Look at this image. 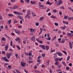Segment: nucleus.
I'll list each match as a JSON object with an SVG mask.
<instances>
[{
  "label": "nucleus",
  "mask_w": 73,
  "mask_h": 73,
  "mask_svg": "<svg viewBox=\"0 0 73 73\" xmlns=\"http://www.w3.org/2000/svg\"><path fill=\"white\" fill-rule=\"evenodd\" d=\"M15 14H16V15H22L23 13L20 12H17L16 11H14L13 12Z\"/></svg>",
  "instance_id": "1"
},
{
  "label": "nucleus",
  "mask_w": 73,
  "mask_h": 73,
  "mask_svg": "<svg viewBox=\"0 0 73 73\" xmlns=\"http://www.w3.org/2000/svg\"><path fill=\"white\" fill-rule=\"evenodd\" d=\"M30 15H31V11L30 10H29L27 11V14L25 16V18H27V17H28V16H29Z\"/></svg>",
  "instance_id": "2"
},
{
  "label": "nucleus",
  "mask_w": 73,
  "mask_h": 73,
  "mask_svg": "<svg viewBox=\"0 0 73 73\" xmlns=\"http://www.w3.org/2000/svg\"><path fill=\"white\" fill-rule=\"evenodd\" d=\"M2 59L4 60V61H5L6 62H9V60H8V59H7V58L5 56L4 58V57H2Z\"/></svg>",
  "instance_id": "3"
},
{
  "label": "nucleus",
  "mask_w": 73,
  "mask_h": 73,
  "mask_svg": "<svg viewBox=\"0 0 73 73\" xmlns=\"http://www.w3.org/2000/svg\"><path fill=\"white\" fill-rule=\"evenodd\" d=\"M58 3H57V5H60L62 3V1L61 0H59L58 1Z\"/></svg>",
  "instance_id": "4"
},
{
  "label": "nucleus",
  "mask_w": 73,
  "mask_h": 73,
  "mask_svg": "<svg viewBox=\"0 0 73 73\" xmlns=\"http://www.w3.org/2000/svg\"><path fill=\"white\" fill-rule=\"evenodd\" d=\"M21 65H22V66H25V65H26V64L23 62H21Z\"/></svg>",
  "instance_id": "5"
},
{
  "label": "nucleus",
  "mask_w": 73,
  "mask_h": 73,
  "mask_svg": "<svg viewBox=\"0 0 73 73\" xmlns=\"http://www.w3.org/2000/svg\"><path fill=\"white\" fill-rule=\"evenodd\" d=\"M67 35L69 37H72V36H73V34L69 33H67Z\"/></svg>",
  "instance_id": "6"
},
{
  "label": "nucleus",
  "mask_w": 73,
  "mask_h": 73,
  "mask_svg": "<svg viewBox=\"0 0 73 73\" xmlns=\"http://www.w3.org/2000/svg\"><path fill=\"white\" fill-rule=\"evenodd\" d=\"M40 47L42 48V49H43L44 50H45V46H44V45H40Z\"/></svg>",
  "instance_id": "7"
},
{
  "label": "nucleus",
  "mask_w": 73,
  "mask_h": 73,
  "mask_svg": "<svg viewBox=\"0 0 73 73\" xmlns=\"http://www.w3.org/2000/svg\"><path fill=\"white\" fill-rule=\"evenodd\" d=\"M31 5H34V4H36V1L33 2V1H31Z\"/></svg>",
  "instance_id": "8"
},
{
  "label": "nucleus",
  "mask_w": 73,
  "mask_h": 73,
  "mask_svg": "<svg viewBox=\"0 0 73 73\" xmlns=\"http://www.w3.org/2000/svg\"><path fill=\"white\" fill-rule=\"evenodd\" d=\"M56 53V54H58L59 56H62V54L60 52H57Z\"/></svg>",
  "instance_id": "9"
},
{
  "label": "nucleus",
  "mask_w": 73,
  "mask_h": 73,
  "mask_svg": "<svg viewBox=\"0 0 73 73\" xmlns=\"http://www.w3.org/2000/svg\"><path fill=\"white\" fill-rule=\"evenodd\" d=\"M19 7V6H13V9H15L17 8H18Z\"/></svg>",
  "instance_id": "10"
},
{
  "label": "nucleus",
  "mask_w": 73,
  "mask_h": 73,
  "mask_svg": "<svg viewBox=\"0 0 73 73\" xmlns=\"http://www.w3.org/2000/svg\"><path fill=\"white\" fill-rule=\"evenodd\" d=\"M46 4H48L50 5H52V3H50V2H49V1H48L47 2Z\"/></svg>",
  "instance_id": "11"
},
{
  "label": "nucleus",
  "mask_w": 73,
  "mask_h": 73,
  "mask_svg": "<svg viewBox=\"0 0 73 73\" xmlns=\"http://www.w3.org/2000/svg\"><path fill=\"white\" fill-rule=\"evenodd\" d=\"M31 39L32 41H34L35 40V36H32L31 38Z\"/></svg>",
  "instance_id": "12"
},
{
  "label": "nucleus",
  "mask_w": 73,
  "mask_h": 73,
  "mask_svg": "<svg viewBox=\"0 0 73 73\" xmlns=\"http://www.w3.org/2000/svg\"><path fill=\"white\" fill-rule=\"evenodd\" d=\"M15 32L17 33H18V35H20V32L19 31H18V30H15Z\"/></svg>",
  "instance_id": "13"
},
{
  "label": "nucleus",
  "mask_w": 73,
  "mask_h": 73,
  "mask_svg": "<svg viewBox=\"0 0 73 73\" xmlns=\"http://www.w3.org/2000/svg\"><path fill=\"white\" fill-rule=\"evenodd\" d=\"M45 49H46V50H48L49 49V46H46Z\"/></svg>",
  "instance_id": "14"
},
{
  "label": "nucleus",
  "mask_w": 73,
  "mask_h": 73,
  "mask_svg": "<svg viewBox=\"0 0 73 73\" xmlns=\"http://www.w3.org/2000/svg\"><path fill=\"white\" fill-rule=\"evenodd\" d=\"M5 50H7V49L8 48V45H7L5 47Z\"/></svg>",
  "instance_id": "15"
},
{
  "label": "nucleus",
  "mask_w": 73,
  "mask_h": 73,
  "mask_svg": "<svg viewBox=\"0 0 73 73\" xmlns=\"http://www.w3.org/2000/svg\"><path fill=\"white\" fill-rule=\"evenodd\" d=\"M59 60V58H57L55 59V61L56 62H57Z\"/></svg>",
  "instance_id": "16"
},
{
  "label": "nucleus",
  "mask_w": 73,
  "mask_h": 73,
  "mask_svg": "<svg viewBox=\"0 0 73 73\" xmlns=\"http://www.w3.org/2000/svg\"><path fill=\"white\" fill-rule=\"evenodd\" d=\"M57 53H55L54 54V58H57Z\"/></svg>",
  "instance_id": "17"
},
{
  "label": "nucleus",
  "mask_w": 73,
  "mask_h": 73,
  "mask_svg": "<svg viewBox=\"0 0 73 73\" xmlns=\"http://www.w3.org/2000/svg\"><path fill=\"white\" fill-rule=\"evenodd\" d=\"M2 41H6V39L5 38V37H3L1 39Z\"/></svg>",
  "instance_id": "18"
},
{
  "label": "nucleus",
  "mask_w": 73,
  "mask_h": 73,
  "mask_svg": "<svg viewBox=\"0 0 73 73\" xmlns=\"http://www.w3.org/2000/svg\"><path fill=\"white\" fill-rule=\"evenodd\" d=\"M7 57L8 59H9L10 58V56L9 55V54H7Z\"/></svg>",
  "instance_id": "19"
},
{
  "label": "nucleus",
  "mask_w": 73,
  "mask_h": 73,
  "mask_svg": "<svg viewBox=\"0 0 73 73\" xmlns=\"http://www.w3.org/2000/svg\"><path fill=\"white\" fill-rule=\"evenodd\" d=\"M17 17H18V18H19V19H23V17L20 15H18Z\"/></svg>",
  "instance_id": "20"
},
{
  "label": "nucleus",
  "mask_w": 73,
  "mask_h": 73,
  "mask_svg": "<svg viewBox=\"0 0 73 73\" xmlns=\"http://www.w3.org/2000/svg\"><path fill=\"white\" fill-rule=\"evenodd\" d=\"M44 20V17H41L39 19L40 21H41V20Z\"/></svg>",
  "instance_id": "21"
},
{
  "label": "nucleus",
  "mask_w": 73,
  "mask_h": 73,
  "mask_svg": "<svg viewBox=\"0 0 73 73\" xmlns=\"http://www.w3.org/2000/svg\"><path fill=\"white\" fill-rule=\"evenodd\" d=\"M40 32L39 33V35H41V33H42V30L41 29V28H40Z\"/></svg>",
  "instance_id": "22"
},
{
  "label": "nucleus",
  "mask_w": 73,
  "mask_h": 73,
  "mask_svg": "<svg viewBox=\"0 0 73 73\" xmlns=\"http://www.w3.org/2000/svg\"><path fill=\"white\" fill-rule=\"evenodd\" d=\"M53 12H54V13H56V12H57V11L55 9L54 10H53Z\"/></svg>",
  "instance_id": "23"
},
{
  "label": "nucleus",
  "mask_w": 73,
  "mask_h": 73,
  "mask_svg": "<svg viewBox=\"0 0 73 73\" xmlns=\"http://www.w3.org/2000/svg\"><path fill=\"white\" fill-rule=\"evenodd\" d=\"M69 43L70 46H72V43L70 41H69Z\"/></svg>",
  "instance_id": "24"
},
{
  "label": "nucleus",
  "mask_w": 73,
  "mask_h": 73,
  "mask_svg": "<svg viewBox=\"0 0 73 73\" xmlns=\"http://www.w3.org/2000/svg\"><path fill=\"white\" fill-rule=\"evenodd\" d=\"M20 38H17L16 39H15V40L16 41H17L18 40H20Z\"/></svg>",
  "instance_id": "25"
},
{
  "label": "nucleus",
  "mask_w": 73,
  "mask_h": 73,
  "mask_svg": "<svg viewBox=\"0 0 73 73\" xmlns=\"http://www.w3.org/2000/svg\"><path fill=\"white\" fill-rule=\"evenodd\" d=\"M16 71L18 73H21V72H20V71H19V70L17 69H16Z\"/></svg>",
  "instance_id": "26"
},
{
  "label": "nucleus",
  "mask_w": 73,
  "mask_h": 73,
  "mask_svg": "<svg viewBox=\"0 0 73 73\" xmlns=\"http://www.w3.org/2000/svg\"><path fill=\"white\" fill-rule=\"evenodd\" d=\"M17 48H18V49H19V50H20V49H21V48L19 47V45H17Z\"/></svg>",
  "instance_id": "27"
},
{
  "label": "nucleus",
  "mask_w": 73,
  "mask_h": 73,
  "mask_svg": "<svg viewBox=\"0 0 73 73\" xmlns=\"http://www.w3.org/2000/svg\"><path fill=\"white\" fill-rule=\"evenodd\" d=\"M51 18H52V19H55V18H56V17L54 16H52L51 17Z\"/></svg>",
  "instance_id": "28"
},
{
  "label": "nucleus",
  "mask_w": 73,
  "mask_h": 73,
  "mask_svg": "<svg viewBox=\"0 0 73 73\" xmlns=\"http://www.w3.org/2000/svg\"><path fill=\"white\" fill-rule=\"evenodd\" d=\"M25 2L27 3H29V0H25Z\"/></svg>",
  "instance_id": "29"
},
{
  "label": "nucleus",
  "mask_w": 73,
  "mask_h": 73,
  "mask_svg": "<svg viewBox=\"0 0 73 73\" xmlns=\"http://www.w3.org/2000/svg\"><path fill=\"white\" fill-rule=\"evenodd\" d=\"M37 62H39V63H40L41 60L40 59H38L37 60Z\"/></svg>",
  "instance_id": "30"
},
{
  "label": "nucleus",
  "mask_w": 73,
  "mask_h": 73,
  "mask_svg": "<svg viewBox=\"0 0 73 73\" xmlns=\"http://www.w3.org/2000/svg\"><path fill=\"white\" fill-rule=\"evenodd\" d=\"M36 26H38L39 25V23H35Z\"/></svg>",
  "instance_id": "31"
},
{
  "label": "nucleus",
  "mask_w": 73,
  "mask_h": 73,
  "mask_svg": "<svg viewBox=\"0 0 73 73\" xmlns=\"http://www.w3.org/2000/svg\"><path fill=\"white\" fill-rule=\"evenodd\" d=\"M61 64H59L58 65V67L59 68H60V67H61Z\"/></svg>",
  "instance_id": "32"
},
{
  "label": "nucleus",
  "mask_w": 73,
  "mask_h": 73,
  "mask_svg": "<svg viewBox=\"0 0 73 73\" xmlns=\"http://www.w3.org/2000/svg\"><path fill=\"white\" fill-rule=\"evenodd\" d=\"M38 42L39 43H40V44H42V41L41 40H38Z\"/></svg>",
  "instance_id": "33"
},
{
  "label": "nucleus",
  "mask_w": 73,
  "mask_h": 73,
  "mask_svg": "<svg viewBox=\"0 0 73 73\" xmlns=\"http://www.w3.org/2000/svg\"><path fill=\"white\" fill-rule=\"evenodd\" d=\"M8 15L10 17L13 16V15L11 14H9Z\"/></svg>",
  "instance_id": "34"
},
{
  "label": "nucleus",
  "mask_w": 73,
  "mask_h": 73,
  "mask_svg": "<svg viewBox=\"0 0 73 73\" xmlns=\"http://www.w3.org/2000/svg\"><path fill=\"white\" fill-rule=\"evenodd\" d=\"M55 64V65H58V62H56Z\"/></svg>",
  "instance_id": "35"
},
{
  "label": "nucleus",
  "mask_w": 73,
  "mask_h": 73,
  "mask_svg": "<svg viewBox=\"0 0 73 73\" xmlns=\"http://www.w3.org/2000/svg\"><path fill=\"white\" fill-rule=\"evenodd\" d=\"M11 21H12V20L11 19L9 20L8 21V23H9V24H10V23H11Z\"/></svg>",
  "instance_id": "36"
},
{
  "label": "nucleus",
  "mask_w": 73,
  "mask_h": 73,
  "mask_svg": "<svg viewBox=\"0 0 73 73\" xmlns=\"http://www.w3.org/2000/svg\"><path fill=\"white\" fill-rule=\"evenodd\" d=\"M32 52H29V56H32Z\"/></svg>",
  "instance_id": "37"
},
{
  "label": "nucleus",
  "mask_w": 73,
  "mask_h": 73,
  "mask_svg": "<svg viewBox=\"0 0 73 73\" xmlns=\"http://www.w3.org/2000/svg\"><path fill=\"white\" fill-rule=\"evenodd\" d=\"M7 54H9V55L10 56H12V52H11L9 53H7Z\"/></svg>",
  "instance_id": "38"
},
{
  "label": "nucleus",
  "mask_w": 73,
  "mask_h": 73,
  "mask_svg": "<svg viewBox=\"0 0 73 73\" xmlns=\"http://www.w3.org/2000/svg\"><path fill=\"white\" fill-rule=\"evenodd\" d=\"M46 65H47V66H48V65H49V62H47L46 63Z\"/></svg>",
  "instance_id": "39"
},
{
  "label": "nucleus",
  "mask_w": 73,
  "mask_h": 73,
  "mask_svg": "<svg viewBox=\"0 0 73 73\" xmlns=\"http://www.w3.org/2000/svg\"><path fill=\"white\" fill-rule=\"evenodd\" d=\"M69 58H70V56H68L67 58V61H68L69 60Z\"/></svg>",
  "instance_id": "40"
},
{
  "label": "nucleus",
  "mask_w": 73,
  "mask_h": 73,
  "mask_svg": "<svg viewBox=\"0 0 73 73\" xmlns=\"http://www.w3.org/2000/svg\"><path fill=\"white\" fill-rule=\"evenodd\" d=\"M31 13H32V15H33V17H34L35 16H34V15H35V13H34L33 12V11H32L31 12Z\"/></svg>",
  "instance_id": "41"
},
{
  "label": "nucleus",
  "mask_w": 73,
  "mask_h": 73,
  "mask_svg": "<svg viewBox=\"0 0 73 73\" xmlns=\"http://www.w3.org/2000/svg\"><path fill=\"white\" fill-rule=\"evenodd\" d=\"M28 63H29V64H30L31 63H32V62H33V61H28Z\"/></svg>",
  "instance_id": "42"
},
{
  "label": "nucleus",
  "mask_w": 73,
  "mask_h": 73,
  "mask_svg": "<svg viewBox=\"0 0 73 73\" xmlns=\"http://www.w3.org/2000/svg\"><path fill=\"white\" fill-rule=\"evenodd\" d=\"M62 52H63V53H64L66 55H67V54L66 53V51H62Z\"/></svg>",
  "instance_id": "43"
},
{
  "label": "nucleus",
  "mask_w": 73,
  "mask_h": 73,
  "mask_svg": "<svg viewBox=\"0 0 73 73\" xmlns=\"http://www.w3.org/2000/svg\"><path fill=\"white\" fill-rule=\"evenodd\" d=\"M42 57H44V56H45V54L42 53Z\"/></svg>",
  "instance_id": "44"
},
{
  "label": "nucleus",
  "mask_w": 73,
  "mask_h": 73,
  "mask_svg": "<svg viewBox=\"0 0 73 73\" xmlns=\"http://www.w3.org/2000/svg\"><path fill=\"white\" fill-rule=\"evenodd\" d=\"M65 40H62L61 42L62 43H64V42H65Z\"/></svg>",
  "instance_id": "45"
},
{
  "label": "nucleus",
  "mask_w": 73,
  "mask_h": 73,
  "mask_svg": "<svg viewBox=\"0 0 73 73\" xmlns=\"http://www.w3.org/2000/svg\"><path fill=\"white\" fill-rule=\"evenodd\" d=\"M15 23H17V21L16 20H14V24H15Z\"/></svg>",
  "instance_id": "46"
},
{
  "label": "nucleus",
  "mask_w": 73,
  "mask_h": 73,
  "mask_svg": "<svg viewBox=\"0 0 73 73\" xmlns=\"http://www.w3.org/2000/svg\"><path fill=\"white\" fill-rule=\"evenodd\" d=\"M62 59H63V58H61L60 59H59V60L60 61H62Z\"/></svg>",
  "instance_id": "47"
},
{
  "label": "nucleus",
  "mask_w": 73,
  "mask_h": 73,
  "mask_svg": "<svg viewBox=\"0 0 73 73\" xmlns=\"http://www.w3.org/2000/svg\"><path fill=\"white\" fill-rule=\"evenodd\" d=\"M16 0H11V2H12V3H13V2H15Z\"/></svg>",
  "instance_id": "48"
},
{
  "label": "nucleus",
  "mask_w": 73,
  "mask_h": 73,
  "mask_svg": "<svg viewBox=\"0 0 73 73\" xmlns=\"http://www.w3.org/2000/svg\"><path fill=\"white\" fill-rule=\"evenodd\" d=\"M10 45L11 46H12V41H11Z\"/></svg>",
  "instance_id": "49"
},
{
  "label": "nucleus",
  "mask_w": 73,
  "mask_h": 73,
  "mask_svg": "<svg viewBox=\"0 0 73 73\" xmlns=\"http://www.w3.org/2000/svg\"><path fill=\"white\" fill-rule=\"evenodd\" d=\"M8 67L9 68V69H10V68L12 67V66H11L10 65H9L8 66Z\"/></svg>",
  "instance_id": "50"
},
{
  "label": "nucleus",
  "mask_w": 73,
  "mask_h": 73,
  "mask_svg": "<svg viewBox=\"0 0 73 73\" xmlns=\"http://www.w3.org/2000/svg\"><path fill=\"white\" fill-rule=\"evenodd\" d=\"M62 63L63 64H64V65H66V64H65V62H62Z\"/></svg>",
  "instance_id": "51"
},
{
  "label": "nucleus",
  "mask_w": 73,
  "mask_h": 73,
  "mask_svg": "<svg viewBox=\"0 0 73 73\" xmlns=\"http://www.w3.org/2000/svg\"><path fill=\"white\" fill-rule=\"evenodd\" d=\"M66 70H68V69H69V67H67L66 68Z\"/></svg>",
  "instance_id": "52"
},
{
  "label": "nucleus",
  "mask_w": 73,
  "mask_h": 73,
  "mask_svg": "<svg viewBox=\"0 0 73 73\" xmlns=\"http://www.w3.org/2000/svg\"><path fill=\"white\" fill-rule=\"evenodd\" d=\"M50 11V9H47V11H46V12H49V11Z\"/></svg>",
  "instance_id": "53"
},
{
  "label": "nucleus",
  "mask_w": 73,
  "mask_h": 73,
  "mask_svg": "<svg viewBox=\"0 0 73 73\" xmlns=\"http://www.w3.org/2000/svg\"><path fill=\"white\" fill-rule=\"evenodd\" d=\"M55 25H56V26H58V24L56 23H55Z\"/></svg>",
  "instance_id": "54"
},
{
  "label": "nucleus",
  "mask_w": 73,
  "mask_h": 73,
  "mask_svg": "<svg viewBox=\"0 0 73 73\" xmlns=\"http://www.w3.org/2000/svg\"><path fill=\"white\" fill-rule=\"evenodd\" d=\"M59 14L60 15H62V13L61 11H60L59 12Z\"/></svg>",
  "instance_id": "55"
},
{
  "label": "nucleus",
  "mask_w": 73,
  "mask_h": 73,
  "mask_svg": "<svg viewBox=\"0 0 73 73\" xmlns=\"http://www.w3.org/2000/svg\"><path fill=\"white\" fill-rule=\"evenodd\" d=\"M68 19L69 20H71V17H69Z\"/></svg>",
  "instance_id": "56"
},
{
  "label": "nucleus",
  "mask_w": 73,
  "mask_h": 73,
  "mask_svg": "<svg viewBox=\"0 0 73 73\" xmlns=\"http://www.w3.org/2000/svg\"><path fill=\"white\" fill-rule=\"evenodd\" d=\"M50 73H52V69H50Z\"/></svg>",
  "instance_id": "57"
},
{
  "label": "nucleus",
  "mask_w": 73,
  "mask_h": 73,
  "mask_svg": "<svg viewBox=\"0 0 73 73\" xmlns=\"http://www.w3.org/2000/svg\"><path fill=\"white\" fill-rule=\"evenodd\" d=\"M53 31H55V32H57L58 31V29L53 30Z\"/></svg>",
  "instance_id": "58"
},
{
  "label": "nucleus",
  "mask_w": 73,
  "mask_h": 73,
  "mask_svg": "<svg viewBox=\"0 0 73 73\" xmlns=\"http://www.w3.org/2000/svg\"><path fill=\"white\" fill-rule=\"evenodd\" d=\"M0 19H1V20H2L3 19V18L0 15Z\"/></svg>",
  "instance_id": "59"
},
{
  "label": "nucleus",
  "mask_w": 73,
  "mask_h": 73,
  "mask_svg": "<svg viewBox=\"0 0 73 73\" xmlns=\"http://www.w3.org/2000/svg\"><path fill=\"white\" fill-rule=\"evenodd\" d=\"M2 54H5V52L4 51H2Z\"/></svg>",
  "instance_id": "60"
},
{
  "label": "nucleus",
  "mask_w": 73,
  "mask_h": 73,
  "mask_svg": "<svg viewBox=\"0 0 73 73\" xmlns=\"http://www.w3.org/2000/svg\"><path fill=\"white\" fill-rule=\"evenodd\" d=\"M9 50L11 52H13V49H9Z\"/></svg>",
  "instance_id": "61"
},
{
  "label": "nucleus",
  "mask_w": 73,
  "mask_h": 73,
  "mask_svg": "<svg viewBox=\"0 0 73 73\" xmlns=\"http://www.w3.org/2000/svg\"><path fill=\"white\" fill-rule=\"evenodd\" d=\"M67 16H64V19H67Z\"/></svg>",
  "instance_id": "62"
},
{
  "label": "nucleus",
  "mask_w": 73,
  "mask_h": 73,
  "mask_svg": "<svg viewBox=\"0 0 73 73\" xmlns=\"http://www.w3.org/2000/svg\"><path fill=\"white\" fill-rule=\"evenodd\" d=\"M48 40H50V36H48Z\"/></svg>",
  "instance_id": "63"
},
{
  "label": "nucleus",
  "mask_w": 73,
  "mask_h": 73,
  "mask_svg": "<svg viewBox=\"0 0 73 73\" xmlns=\"http://www.w3.org/2000/svg\"><path fill=\"white\" fill-rule=\"evenodd\" d=\"M30 32H32V31H33V29H30Z\"/></svg>",
  "instance_id": "64"
}]
</instances>
